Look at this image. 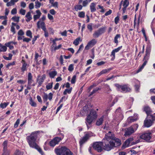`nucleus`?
Segmentation results:
<instances>
[{"instance_id": "nucleus-1", "label": "nucleus", "mask_w": 155, "mask_h": 155, "mask_svg": "<svg viewBox=\"0 0 155 155\" xmlns=\"http://www.w3.org/2000/svg\"><path fill=\"white\" fill-rule=\"evenodd\" d=\"M121 141L118 138L112 136L111 132L109 131L102 140V146L105 150L110 151L114 147L120 146Z\"/></svg>"}, {"instance_id": "nucleus-2", "label": "nucleus", "mask_w": 155, "mask_h": 155, "mask_svg": "<svg viewBox=\"0 0 155 155\" xmlns=\"http://www.w3.org/2000/svg\"><path fill=\"white\" fill-rule=\"evenodd\" d=\"M39 131H35L31 133L30 135L26 137V140L29 146L32 148L37 150L41 155H44V153L38 145L36 142Z\"/></svg>"}, {"instance_id": "nucleus-3", "label": "nucleus", "mask_w": 155, "mask_h": 155, "mask_svg": "<svg viewBox=\"0 0 155 155\" xmlns=\"http://www.w3.org/2000/svg\"><path fill=\"white\" fill-rule=\"evenodd\" d=\"M97 116L96 111L94 110H91L90 114L87 115L85 122L88 129L91 126V124L93 120L97 118Z\"/></svg>"}, {"instance_id": "nucleus-4", "label": "nucleus", "mask_w": 155, "mask_h": 155, "mask_svg": "<svg viewBox=\"0 0 155 155\" xmlns=\"http://www.w3.org/2000/svg\"><path fill=\"white\" fill-rule=\"evenodd\" d=\"M55 152L57 155H73L71 151L65 147L55 149Z\"/></svg>"}, {"instance_id": "nucleus-5", "label": "nucleus", "mask_w": 155, "mask_h": 155, "mask_svg": "<svg viewBox=\"0 0 155 155\" xmlns=\"http://www.w3.org/2000/svg\"><path fill=\"white\" fill-rule=\"evenodd\" d=\"M151 47L150 46L147 47L146 51L145 56L144 57L143 61L144 62L140 67V68L137 70V72L138 73L146 65L147 61L149 59L150 53L151 51Z\"/></svg>"}, {"instance_id": "nucleus-6", "label": "nucleus", "mask_w": 155, "mask_h": 155, "mask_svg": "<svg viewBox=\"0 0 155 155\" xmlns=\"http://www.w3.org/2000/svg\"><path fill=\"white\" fill-rule=\"evenodd\" d=\"M114 86L116 87L117 91H120L122 92L126 93L130 92L131 90L128 84L121 85L118 84H115Z\"/></svg>"}, {"instance_id": "nucleus-7", "label": "nucleus", "mask_w": 155, "mask_h": 155, "mask_svg": "<svg viewBox=\"0 0 155 155\" xmlns=\"http://www.w3.org/2000/svg\"><path fill=\"white\" fill-rule=\"evenodd\" d=\"M138 125L137 124H135L130 127L126 128L125 130L124 135L128 136L134 133L138 128Z\"/></svg>"}, {"instance_id": "nucleus-8", "label": "nucleus", "mask_w": 155, "mask_h": 155, "mask_svg": "<svg viewBox=\"0 0 155 155\" xmlns=\"http://www.w3.org/2000/svg\"><path fill=\"white\" fill-rule=\"evenodd\" d=\"M140 138L148 142L152 141L151 140L152 138V134L150 132H146L143 133L140 136Z\"/></svg>"}, {"instance_id": "nucleus-9", "label": "nucleus", "mask_w": 155, "mask_h": 155, "mask_svg": "<svg viewBox=\"0 0 155 155\" xmlns=\"http://www.w3.org/2000/svg\"><path fill=\"white\" fill-rule=\"evenodd\" d=\"M106 28L103 27L99 28L95 31L93 35V37L95 38H98L100 36L104 33L105 31Z\"/></svg>"}, {"instance_id": "nucleus-10", "label": "nucleus", "mask_w": 155, "mask_h": 155, "mask_svg": "<svg viewBox=\"0 0 155 155\" xmlns=\"http://www.w3.org/2000/svg\"><path fill=\"white\" fill-rule=\"evenodd\" d=\"M102 142H96L93 143V148L98 152H101L104 149L101 147Z\"/></svg>"}, {"instance_id": "nucleus-11", "label": "nucleus", "mask_w": 155, "mask_h": 155, "mask_svg": "<svg viewBox=\"0 0 155 155\" xmlns=\"http://www.w3.org/2000/svg\"><path fill=\"white\" fill-rule=\"evenodd\" d=\"M155 120V117L154 119L151 118L147 117L146 119L144 121V127H150L152 124L153 121Z\"/></svg>"}, {"instance_id": "nucleus-12", "label": "nucleus", "mask_w": 155, "mask_h": 155, "mask_svg": "<svg viewBox=\"0 0 155 155\" xmlns=\"http://www.w3.org/2000/svg\"><path fill=\"white\" fill-rule=\"evenodd\" d=\"M62 140V138L60 137H56L49 142V145L51 147H54L56 145L58 144Z\"/></svg>"}, {"instance_id": "nucleus-13", "label": "nucleus", "mask_w": 155, "mask_h": 155, "mask_svg": "<svg viewBox=\"0 0 155 155\" xmlns=\"http://www.w3.org/2000/svg\"><path fill=\"white\" fill-rule=\"evenodd\" d=\"M144 110L147 114V117H148L151 118L153 119H154L155 116L151 114L152 111L149 107L147 106L144 107Z\"/></svg>"}, {"instance_id": "nucleus-14", "label": "nucleus", "mask_w": 155, "mask_h": 155, "mask_svg": "<svg viewBox=\"0 0 155 155\" xmlns=\"http://www.w3.org/2000/svg\"><path fill=\"white\" fill-rule=\"evenodd\" d=\"M53 95V94L51 93H50L48 95L46 93H45L43 96L44 102H46L48 99L51 101L52 99Z\"/></svg>"}, {"instance_id": "nucleus-15", "label": "nucleus", "mask_w": 155, "mask_h": 155, "mask_svg": "<svg viewBox=\"0 0 155 155\" xmlns=\"http://www.w3.org/2000/svg\"><path fill=\"white\" fill-rule=\"evenodd\" d=\"M36 13L37 14L33 16V18L34 21H35L37 19L39 18L41 14V12L39 10H36Z\"/></svg>"}, {"instance_id": "nucleus-16", "label": "nucleus", "mask_w": 155, "mask_h": 155, "mask_svg": "<svg viewBox=\"0 0 155 155\" xmlns=\"http://www.w3.org/2000/svg\"><path fill=\"white\" fill-rule=\"evenodd\" d=\"M122 47V46H121L113 50L111 52L110 56L112 55L114 57V59L115 58V53L118 52L121 49Z\"/></svg>"}, {"instance_id": "nucleus-17", "label": "nucleus", "mask_w": 155, "mask_h": 155, "mask_svg": "<svg viewBox=\"0 0 155 155\" xmlns=\"http://www.w3.org/2000/svg\"><path fill=\"white\" fill-rule=\"evenodd\" d=\"M87 135H85L82 139H81L79 141L80 146L81 147L87 140L86 138Z\"/></svg>"}, {"instance_id": "nucleus-18", "label": "nucleus", "mask_w": 155, "mask_h": 155, "mask_svg": "<svg viewBox=\"0 0 155 155\" xmlns=\"http://www.w3.org/2000/svg\"><path fill=\"white\" fill-rule=\"evenodd\" d=\"M112 68H110L107 69H105L101 71L98 74V75L99 76L102 74H106L109 72L110 70H112Z\"/></svg>"}, {"instance_id": "nucleus-19", "label": "nucleus", "mask_w": 155, "mask_h": 155, "mask_svg": "<svg viewBox=\"0 0 155 155\" xmlns=\"http://www.w3.org/2000/svg\"><path fill=\"white\" fill-rule=\"evenodd\" d=\"M104 86L105 93L108 94L111 91V89L110 88V86L107 84H104Z\"/></svg>"}, {"instance_id": "nucleus-20", "label": "nucleus", "mask_w": 155, "mask_h": 155, "mask_svg": "<svg viewBox=\"0 0 155 155\" xmlns=\"http://www.w3.org/2000/svg\"><path fill=\"white\" fill-rule=\"evenodd\" d=\"M96 5V4L93 2L90 5V8L91 12H93L96 11V9L95 7Z\"/></svg>"}, {"instance_id": "nucleus-21", "label": "nucleus", "mask_w": 155, "mask_h": 155, "mask_svg": "<svg viewBox=\"0 0 155 155\" xmlns=\"http://www.w3.org/2000/svg\"><path fill=\"white\" fill-rule=\"evenodd\" d=\"M31 14L30 12H29L26 14L25 17L27 18V19H26L27 22H29L32 19V17Z\"/></svg>"}, {"instance_id": "nucleus-22", "label": "nucleus", "mask_w": 155, "mask_h": 155, "mask_svg": "<svg viewBox=\"0 0 155 155\" xmlns=\"http://www.w3.org/2000/svg\"><path fill=\"white\" fill-rule=\"evenodd\" d=\"M3 153H8L7 150V141H4L3 143Z\"/></svg>"}, {"instance_id": "nucleus-23", "label": "nucleus", "mask_w": 155, "mask_h": 155, "mask_svg": "<svg viewBox=\"0 0 155 155\" xmlns=\"http://www.w3.org/2000/svg\"><path fill=\"white\" fill-rule=\"evenodd\" d=\"M57 72L55 71H54L49 72V74L51 78H53L57 75Z\"/></svg>"}, {"instance_id": "nucleus-24", "label": "nucleus", "mask_w": 155, "mask_h": 155, "mask_svg": "<svg viewBox=\"0 0 155 155\" xmlns=\"http://www.w3.org/2000/svg\"><path fill=\"white\" fill-rule=\"evenodd\" d=\"M14 44L15 43L13 41H10L8 43H5V45L6 46L9 47L10 50H12V49L14 48L13 46L11 45V44Z\"/></svg>"}, {"instance_id": "nucleus-25", "label": "nucleus", "mask_w": 155, "mask_h": 155, "mask_svg": "<svg viewBox=\"0 0 155 155\" xmlns=\"http://www.w3.org/2000/svg\"><path fill=\"white\" fill-rule=\"evenodd\" d=\"M121 108L120 107L117 108L115 111V113L117 115V116H119V117L121 118L122 117V115L121 114Z\"/></svg>"}, {"instance_id": "nucleus-26", "label": "nucleus", "mask_w": 155, "mask_h": 155, "mask_svg": "<svg viewBox=\"0 0 155 155\" xmlns=\"http://www.w3.org/2000/svg\"><path fill=\"white\" fill-rule=\"evenodd\" d=\"M104 116H102L99 118L97 121L96 124L97 126H100L103 123V121Z\"/></svg>"}, {"instance_id": "nucleus-27", "label": "nucleus", "mask_w": 155, "mask_h": 155, "mask_svg": "<svg viewBox=\"0 0 155 155\" xmlns=\"http://www.w3.org/2000/svg\"><path fill=\"white\" fill-rule=\"evenodd\" d=\"M27 64L26 63H23L22 67L21 68V71L24 72L25 71H27V68L28 67L27 66Z\"/></svg>"}, {"instance_id": "nucleus-28", "label": "nucleus", "mask_w": 155, "mask_h": 155, "mask_svg": "<svg viewBox=\"0 0 155 155\" xmlns=\"http://www.w3.org/2000/svg\"><path fill=\"white\" fill-rule=\"evenodd\" d=\"M101 88L100 87H96L94 89L93 91L90 93L89 94V96H91L94 94L95 93L97 92L98 90H101Z\"/></svg>"}, {"instance_id": "nucleus-29", "label": "nucleus", "mask_w": 155, "mask_h": 155, "mask_svg": "<svg viewBox=\"0 0 155 155\" xmlns=\"http://www.w3.org/2000/svg\"><path fill=\"white\" fill-rule=\"evenodd\" d=\"M97 42V41L95 39H93L90 41H89L88 44L90 46H93Z\"/></svg>"}, {"instance_id": "nucleus-30", "label": "nucleus", "mask_w": 155, "mask_h": 155, "mask_svg": "<svg viewBox=\"0 0 155 155\" xmlns=\"http://www.w3.org/2000/svg\"><path fill=\"white\" fill-rule=\"evenodd\" d=\"M0 47H1L0 49V52H5L7 49V46H2L1 44H0Z\"/></svg>"}, {"instance_id": "nucleus-31", "label": "nucleus", "mask_w": 155, "mask_h": 155, "mask_svg": "<svg viewBox=\"0 0 155 155\" xmlns=\"http://www.w3.org/2000/svg\"><path fill=\"white\" fill-rule=\"evenodd\" d=\"M91 1V0H84L82 1L83 6L84 7H86L87 5Z\"/></svg>"}, {"instance_id": "nucleus-32", "label": "nucleus", "mask_w": 155, "mask_h": 155, "mask_svg": "<svg viewBox=\"0 0 155 155\" xmlns=\"http://www.w3.org/2000/svg\"><path fill=\"white\" fill-rule=\"evenodd\" d=\"M79 4V5H77L74 6V8L76 11L81 10L82 9L83 7V5H82L81 4Z\"/></svg>"}, {"instance_id": "nucleus-33", "label": "nucleus", "mask_w": 155, "mask_h": 155, "mask_svg": "<svg viewBox=\"0 0 155 155\" xmlns=\"http://www.w3.org/2000/svg\"><path fill=\"white\" fill-rule=\"evenodd\" d=\"M120 34H117L116 35L114 38V42L117 44L118 43V41L117 40L118 38H120Z\"/></svg>"}, {"instance_id": "nucleus-34", "label": "nucleus", "mask_w": 155, "mask_h": 155, "mask_svg": "<svg viewBox=\"0 0 155 155\" xmlns=\"http://www.w3.org/2000/svg\"><path fill=\"white\" fill-rule=\"evenodd\" d=\"M137 120V118H134L133 117H129L127 120L129 123H131L132 122H134Z\"/></svg>"}, {"instance_id": "nucleus-35", "label": "nucleus", "mask_w": 155, "mask_h": 155, "mask_svg": "<svg viewBox=\"0 0 155 155\" xmlns=\"http://www.w3.org/2000/svg\"><path fill=\"white\" fill-rule=\"evenodd\" d=\"M30 104L32 107H35L36 106V103L34 101L32 100V98L31 97L29 99Z\"/></svg>"}, {"instance_id": "nucleus-36", "label": "nucleus", "mask_w": 155, "mask_h": 155, "mask_svg": "<svg viewBox=\"0 0 155 155\" xmlns=\"http://www.w3.org/2000/svg\"><path fill=\"white\" fill-rule=\"evenodd\" d=\"M81 41L80 37H78L73 42V44L76 46L78 45Z\"/></svg>"}, {"instance_id": "nucleus-37", "label": "nucleus", "mask_w": 155, "mask_h": 155, "mask_svg": "<svg viewBox=\"0 0 155 155\" xmlns=\"http://www.w3.org/2000/svg\"><path fill=\"white\" fill-rule=\"evenodd\" d=\"M72 89V87H71L69 89H66L63 92V94L64 95H66L67 93H68L69 94H70L71 92Z\"/></svg>"}, {"instance_id": "nucleus-38", "label": "nucleus", "mask_w": 155, "mask_h": 155, "mask_svg": "<svg viewBox=\"0 0 155 155\" xmlns=\"http://www.w3.org/2000/svg\"><path fill=\"white\" fill-rule=\"evenodd\" d=\"M85 16V13L84 12L82 11L78 13V16L81 18H84Z\"/></svg>"}, {"instance_id": "nucleus-39", "label": "nucleus", "mask_w": 155, "mask_h": 155, "mask_svg": "<svg viewBox=\"0 0 155 155\" xmlns=\"http://www.w3.org/2000/svg\"><path fill=\"white\" fill-rule=\"evenodd\" d=\"M53 82H52L48 84L46 86V88L47 90L51 89L53 87Z\"/></svg>"}, {"instance_id": "nucleus-40", "label": "nucleus", "mask_w": 155, "mask_h": 155, "mask_svg": "<svg viewBox=\"0 0 155 155\" xmlns=\"http://www.w3.org/2000/svg\"><path fill=\"white\" fill-rule=\"evenodd\" d=\"M8 104L9 103L8 102H4L3 103H2L0 104V107L3 109L4 108L6 107L8 105Z\"/></svg>"}, {"instance_id": "nucleus-41", "label": "nucleus", "mask_w": 155, "mask_h": 155, "mask_svg": "<svg viewBox=\"0 0 155 155\" xmlns=\"http://www.w3.org/2000/svg\"><path fill=\"white\" fill-rule=\"evenodd\" d=\"M19 17L16 16H14L12 17V20L14 21L15 22H17L19 21Z\"/></svg>"}, {"instance_id": "nucleus-42", "label": "nucleus", "mask_w": 155, "mask_h": 155, "mask_svg": "<svg viewBox=\"0 0 155 155\" xmlns=\"http://www.w3.org/2000/svg\"><path fill=\"white\" fill-rule=\"evenodd\" d=\"M41 28L44 31H46V29L45 23L43 22H41Z\"/></svg>"}, {"instance_id": "nucleus-43", "label": "nucleus", "mask_w": 155, "mask_h": 155, "mask_svg": "<svg viewBox=\"0 0 155 155\" xmlns=\"http://www.w3.org/2000/svg\"><path fill=\"white\" fill-rule=\"evenodd\" d=\"M32 33L31 31L30 30H28L26 32V35L30 37L31 38H32Z\"/></svg>"}, {"instance_id": "nucleus-44", "label": "nucleus", "mask_w": 155, "mask_h": 155, "mask_svg": "<svg viewBox=\"0 0 155 155\" xmlns=\"http://www.w3.org/2000/svg\"><path fill=\"white\" fill-rule=\"evenodd\" d=\"M9 57H7L5 56H3V57L4 59L7 60H10L11 59L12 55L11 54H9L8 55Z\"/></svg>"}, {"instance_id": "nucleus-45", "label": "nucleus", "mask_w": 155, "mask_h": 155, "mask_svg": "<svg viewBox=\"0 0 155 155\" xmlns=\"http://www.w3.org/2000/svg\"><path fill=\"white\" fill-rule=\"evenodd\" d=\"M129 2L128 0H125L124 2L123 6L124 7H126L129 5Z\"/></svg>"}, {"instance_id": "nucleus-46", "label": "nucleus", "mask_w": 155, "mask_h": 155, "mask_svg": "<svg viewBox=\"0 0 155 155\" xmlns=\"http://www.w3.org/2000/svg\"><path fill=\"white\" fill-rule=\"evenodd\" d=\"M35 7L36 8H38L40 7L41 5V3L38 1L35 2Z\"/></svg>"}, {"instance_id": "nucleus-47", "label": "nucleus", "mask_w": 155, "mask_h": 155, "mask_svg": "<svg viewBox=\"0 0 155 155\" xmlns=\"http://www.w3.org/2000/svg\"><path fill=\"white\" fill-rule=\"evenodd\" d=\"M76 75H74L71 80V83L72 84H74L76 81Z\"/></svg>"}, {"instance_id": "nucleus-48", "label": "nucleus", "mask_w": 155, "mask_h": 155, "mask_svg": "<svg viewBox=\"0 0 155 155\" xmlns=\"http://www.w3.org/2000/svg\"><path fill=\"white\" fill-rule=\"evenodd\" d=\"M74 70V65L72 64H70L68 68V70L70 72Z\"/></svg>"}, {"instance_id": "nucleus-49", "label": "nucleus", "mask_w": 155, "mask_h": 155, "mask_svg": "<svg viewBox=\"0 0 155 155\" xmlns=\"http://www.w3.org/2000/svg\"><path fill=\"white\" fill-rule=\"evenodd\" d=\"M92 24L90 23L87 26V29L91 31L93 30L92 27Z\"/></svg>"}, {"instance_id": "nucleus-50", "label": "nucleus", "mask_w": 155, "mask_h": 155, "mask_svg": "<svg viewBox=\"0 0 155 155\" xmlns=\"http://www.w3.org/2000/svg\"><path fill=\"white\" fill-rule=\"evenodd\" d=\"M20 120L19 119H18L14 125V127L15 128H16L18 126Z\"/></svg>"}, {"instance_id": "nucleus-51", "label": "nucleus", "mask_w": 155, "mask_h": 155, "mask_svg": "<svg viewBox=\"0 0 155 155\" xmlns=\"http://www.w3.org/2000/svg\"><path fill=\"white\" fill-rule=\"evenodd\" d=\"M84 48V46L83 44H81L79 46V48L78 50V51H77V52L76 53V54H78V53H79L80 52V51L82 49H83Z\"/></svg>"}, {"instance_id": "nucleus-52", "label": "nucleus", "mask_w": 155, "mask_h": 155, "mask_svg": "<svg viewBox=\"0 0 155 155\" xmlns=\"http://www.w3.org/2000/svg\"><path fill=\"white\" fill-rule=\"evenodd\" d=\"M24 34V33L21 29L18 32V35L22 36Z\"/></svg>"}, {"instance_id": "nucleus-53", "label": "nucleus", "mask_w": 155, "mask_h": 155, "mask_svg": "<svg viewBox=\"0 0 155 155\" xmlns=\"http://www.w3.org/2000/svg\"><path fill=\"white\" fill-rule=\"evenodd\" d=\"M44 80L43 79L40 78L39 79V81L38 82V86H40L42 84V83L44 82Z\"/></svg>"}, {"instance_id": "nucleus-54", "label": "nucleus", "mask_w": 155, "mask_h": 155, "mask_svg": "<svg viewBox=\"0 0 155 155\" xmlns=\"http://www.w3.org/2000/svg\"><path fill=\"white\" fill-rule=\"evenodd\" d=\"M17 9L16 8H13L11 11V13L12 15H15L17 13Z\"/></svg>"}, {"instance_id": "nucleus-55", "label": "nucleus", "mask_w": 155, "mask_h": 155, "mask_svg": "<svg viewBox=\"0 0 155 155\" xmlns=\"http://www.w3.org/2000/svg\"><path fill=\"white\" fill-rule=\"evenodd\" d=\"M25 12L26 11L25 9H21L20 10V13L22 15H24Z\"/></svg>"}, {"instance_id": "nucleus-56", "label": "nucleus", "mask_w": 155, "mask_h": 155, "mask_svg": "<svg viewBox=\"0 0 155 155\" xmlns=\"http://www.w3.org/2000/svg\"><path fill=\"white\" fill-rule=\"evenodd\" d=\"M28 80L32 79V76L31 73H28Z\"/></svg>"}, {"instance_id": "nucleus-57", "label": "nucleus", "mask_w": 155, "mask_h": 155, "mask_svg": "<svg viewBox=\"0 0 155 155\" xmlns=\"http://www.w3.org/2000/svg\"><path fill=\"white\" fill-rule=\"evenodd\" d=\"M130 142L128 140H127L124 142V144L125 146L126 147H128L129 146L130 143Z\"/></svg>"}, {"instance_id": "nucleus-58", "label": "nucleus", "mask_w": 155, "mask_h": 155, "mask_svg": "<svg viewBox=\"0 0 155 155\" xmlns=\"http://www.w3.org/2000/svg\"><path fill=\"white\" fill-rule=\"evenodd\" d=\"M31 40V39L30 38H24L23 39V41L24 42H28Z\"/></svg>"}, {"instance_id": "nucleus-59", "label": "nucleus", "mask_w": 155, "mask_h": 155, "mask_svg": "<svg viewBox=\"0 0 155 155\" xmlns=\"http://www.w3.org/2000/svg\"><path fill=\"white\" fill-rule=\"evenodd\" d=\"M51 4H52L53 6L56 7L57 8H58V2H56L54 3L53 2V3H52Z\"/></svg>"}, {"instance_id": "nucleus-60", "label": "nucleus", "mask_w": 155, "mask_h": 155, "mask_svg": "<svg viewBox=\"0 0 155 155\" xmlns=\"http://www.w3.org/2000/svg\"><path fill=\"white\" fill-rule=\"evenodd\" d=\"M112 12V10L110 9L108 11H107L106 13L105 14V15L106 16H107L109 15H110Z\"/></svg>"}, {"instance_id": "nucleus-61", "label": "nucleus", "mask_w": 155, "mask_h": 155, "mask_svg": "<svg viewBox=\"0 0 155 155\" xmlns=\"http://www.w3.org/2000/svg\"><path fill=\"white\" fill-rule=\"evenodd\" d=\"M119 20V18L118 16H117L114 19L115 23L116 24H117L118 23Z\"/></svg>"}, {"instance_id": "nucleus-62", "label": "nucleus", "mask_w": 155, "mask_h": 155, "mask_svg": "<svg viewBox=\"0 0 155 155\" xmlns=\"http://www.w3.org/2000/svg\"><path fill=\"white\" fill-rule=\"evenodd\" d=\"M85 135H87V137H86V138L87 139H88L89 137L93 136L92 133L90 132H88V133L86 134Z\"/></svg>"}, {"instance_id": "nucleus-63", "label": "nucleus", "mask_w": 155, "mask_h": 155, "mask_svg": "<svg viewBox=\"0 0 155 155\" xmlns=\"http://www.w3.org/2000/svg\"><path fill=\"white\" fill-rule=\"evenodd\" d=\"M34 8V4L33 3H31L30 4L29 6V8L31 10L33 9Z\"/></svg>"}, {"instance_id": "nucleus-64", "label": "nucleus", "mask_w": 155, "mask_h": 155, "mask_svg": "<svg viewBox=\"0 0 155 155\" xmlns=\"http://www.w3.org/2000/svg\"><path fill=\"white\" fill-rule=\"evenodd\" d=\"M50 13L52 15H54L56 14V12L54 9H51L49 11Z\"/></svg>"}]
</instances>
